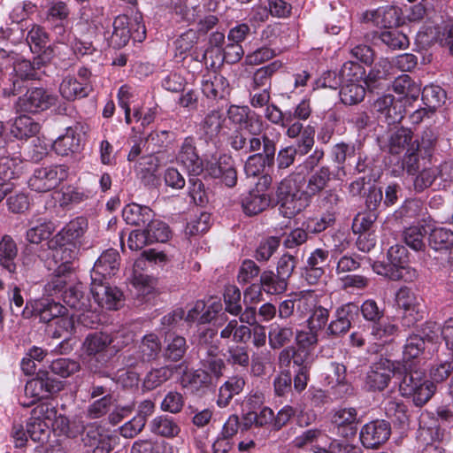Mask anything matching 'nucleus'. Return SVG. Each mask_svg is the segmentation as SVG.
Returning a JSON list of instances; mask_svg holds the SVG:
<instances>
[{
    "label": "nucleus",
    "mask_w": 453,
    "mask_h": 453,
    "mask_svg": "<svg viewBox=\"0 0 453 453\" xmlns=\"http://www.w3.org/2000/svg\"><path fill=\"white\" fill-rule=\"evenodd\" d=\"M165 343L162 347V356L168 363L180 361L188 349L186 339L180 335L169 336Z\"/></svg>",
    "instance_id": "28"
},
{
    "label": "nucleus",
    "mask_w": 453,
    "mask_h": 453,
    "mask_svg": "<svg viewBox=\"0 0 453 453\" xmlns=\"http://www.w3.org/2000/svg\"><path fill=\"white\" fill-rule=\"evenodd\" d=\"M373 39L380 41L392 50H404L409 46L408 37L397 28H388L376 32Z\"/></svg>",
    "instance_id": "35"
},
{
    "label": "nucleus",
    "mask_w": 453,
    "mask_h": 453,
    "mask_svg": "<svg viewBox=\"0 0 453 453\" xmlns=\"http://www.w3.org/2000/svg\"><path fill=\"white\" fill-rule=\"evenodd\" d=\"M110 344V334L104 332H95L88 334L86 336L82 343V347L87 355H98L100 357L101 361H103L104 363H107L111 359L109 357Z\"/></svg>",
    "instance_id": "20"
},
{
    "label": "nucleus",
    "mask_w": 453,
    "mask_h": 453,
    "mask_svg": "<svg viewBox=\"0 0 453 453\" xmlns=\"http://www.w3.org/2000/svg\"><path fill=\"white\" fill-rule=\"evenodd\" d=\"M122 215L125 221L133 226L146 225L153 216L150 208L137 203L125 206Z\"/></svg>",
    "instance_id": "37"
},
{
    "label": "nucleus",
    "mask_w": 453,
    "mask_h": 453,
    "mask_svg": "<svg viewBox=\"0 0 453 453\" xmlns=\"http://www.w3.org/2000/svg\"><path fill=\"white\" fill-rule=\"evenodd\" d=\"M385 414L395 426H409L410 415L407 405L399 399H389L384 403Z\"/></svg>",
    "instance_id": "30"
},
{
    "label": "nucleus",
    "mask_w": 453,
    "mask_h": 453,
    "mask_svg": "<svg viewBox=\"0 0 453 453\" xmlns=\"http://www.w3.org/2000/svg\"><path fill=\"white\" fill-rule=\"evenodd\" d=\"M88 219L84 217H77L71 220L58 233V236L65 242L73 243L84 235L88 230Z\"/></svg>",
    "instance_id": "38"
},
{
    "label": "nucleus",
    "mask_w": 453,
    "mask_h": 453,
    "mask_svg": "<svg viewBox=\"0 0 453 453\" xmlns=\"http://www.w3.org/2000/svg\"><path fill=\"white\" fill-rule=\"evenodd\" d=\"M294 337V331L288 326H273L268 334L269 346L272 349H280L287 347Z\"/></svg>",
    "instance_id": "39"
},
{
    "label": "nucleus",
    "mask_w": 453,
    "mask_h": 453,
    "mask_svg": "<svg viewBox=\"0 0 453 453\" xmlns=\"http://www.w3.org/2000/svg\"><path fill=\"white\" fill-rule=\"evenodd\" d=\"M205 171L213 179H219L227 188H234L238 180L237 170L231 155L223 153L215 162L206 163Z\"/></svg>",
    "instance_id": "12"
},
{
    "label": "nucleus",
    "mask_w": 453,
    "mask_h": 453,
    "mask_svg": "<svg viewBox=\"0 0 453 453\" xmlns=\"http://www.w3.org/2000/svg\"><path fill=\"white\" fill-rule=\"evenodd\" d=\"M187 369L184 362L179 365H165L160 367L151 368L145 375L142 387L145 390L150 391L162 386L172 379L179 370Z\"/></svg>",
    "instance_id": "18"
},
{
    "label": "nucleus",
    "mask_w": 453,
    "mask_h": 453,
    "mask_svg": "<svg viewBox=\"0 0 453 453\" xmlns=\"http://www.w3.org/2000/svg\"><path fill=\"white\" fill-rule=\"evenodd\" d=\"M51 426L30 417L27 423V432L35 442H43L50 435Z\"/></svg>",
    "instance_id": "59"
},
{
    "label": "nucleus",
    "mask_w": 453,
    "mask_h": 453,
    "mask_svg": "<svg viewBox=\"0 0 453 453\" xmlns=\"http://www.w3.org/2000/svg\"><path fill=\"white\" fill-rule=\"evenodd\" d=\"M277 142V137L262 138L261 150L251 152L245 161L244 172L247 176L259 175L265 167L274 165Z\"/></svg>",
    "instance_id": "7"
},
{
    "label": "nucleus",
    "mask_w": 453,
    "mask_h": 453,
    "mask_svg": "<svg viewBox=\"0 0 453 453\" xmlns=\"http://www.w3.org/2000/svg\"><path fill=\"white\" fill-rule=\"evenodd\" d=\"M330 311L322 305H314L307 319L309 329L316 332L326 330L329 320Z\"/></svg>",
    "instance_id": "55"
},
{
    "label": "nucleus",
    "mask_w": 453,
    "mask_h": 453,
    "mask_svg": "<svg viewBox=\"0 0 453 453\" xmlns=\"http://www.w3.org/2000/svg\"><path fill=\"white\" fill-rule=\"evenodd\" d=\"M112 27L109 44L115 49L125 47L130 38L141 42L146 37V28L141 13H135L132 19L127 15H119L115 18Z\"/></svg>",
    "instance_id": "4"
},
{
    "label": "nucleus",
    "mask_w": 453,
    "mask_h": 453,
    "mask_svg": "<svg viewBox=\"0 0 453 453\" xmlns=\"http://www.w3.org/2000/svg\"><path fill=\"white\" fill-rule=\"evenodd\" d=\"M22 160L18 157H0V180L4 183L18 178L22 173Z\"/></svg>",
    "instance_id": "44"
},
{
    "label": "nucleus",
    "mask_w": 453,
    "mask_h": 453,
    "mask_svg": "<svg viewBox=\"0 0 453 453\" xmlns=\"http://www.w3.org/2000/svg\"><path fill=\"white\" fill-rule=\"evenodd\" d=\"M391 435V426L384 419H375L365 424L359 433L362 445L366 449H377Z\"/></svg>",
    "instance_id": "11"
},
{
    "label": "nucleus",
    "mask_w": 453,
    "mask_h": 453,
    "mask_svg": "<svg viewBox=\"0 0 453 453\" xmlns=\"http://www.w3.org/2000/svg\"><path fill=\"white\" fill-rule=\"evenodd\" d=\"M351 306L357 309V315L361 313L365 321L369 324L371 334L376 340H384L396 334V325L385 320V310L373 299H367L361 305L349 302Z\"/></svg>",
    "instance_id": "3"
},
{
    "label": "nucleus",
    "mask_w": 453,
    "mask_h": 453,
    "mask_svg": "<svg viewBox=\"0 0 453 453\" xmlns=\"http://www.w3.org/2000/svg\"><path fill=\"white\" fill-rule=\"evenodd\" d=\"M225 119L224 113L219 110H211L204 116L200 130L205 140L213 141L218 137Z\"/></svg>",
    "instance_id": "29"
},
{
    "label": "nucleus",
    "mask_w": 453,
    "mask_h": 453,
    "mask_svg": "<svg viewBox=\"0 0 453 453\" xmlns=\"http://www.w3.org/2000/svg\"><path fill=\"white\" fill-rule=\"evenodd\" d=\"M357 317V309L349 303L339 306L334 314L333 319L326 328L328 338L335 339L345 335L351 328L352 321Z\"/></svg>",
    "instance_id": "13"
},
{
    "label": "nucleus",
    "mask_w": 453,
    "mask_h": 453,
    "mask_svg": "<svg viewBox=\"0 0 453 453\" xmlns=\"http://www.w3.org/2000/svg\"><path fill=\"white\" fill-rule=\"evenodd\" d=\"M40 131V125L27 115L17 117L12 127L11 134L19 140H26L36 135Z\"/></svg>",
    "instance_id": "36"
},
{
    "label": "nucleus",
    "mask_w": 453,
    "mask_h": 453,
    "mask_svg": "<svg viewBox=\"0 0 453 453\" xmlns=\"http://www.w3.org/2000/svg\"><path fill=\"white\" fill-rule=\"evenodd\" d=\"M64 388V382L56 379L48 371H39L35 378L28 380L25 386L24 397L19 403L30 407L42 398L57 394Z\"/></svg>",
    "instance_id": "5"
},
{
    "label": "nucleus",
    "mask_w": 453,
    "mask_h": 453,
    "mask_svg": "<svg viewBox=\"0 0 453 453\" xmlns=\"http://www.w3.org/2000/svg\"><path fill=\"white\" fill-rule=\"evenodd\" d=\"M202 92L207 98L223 99L229 95L228 81L220 74L204 75L202 80Z\"/></svg>",
    "instance_id": "23"
},
{
    "label": "nucleus",
    "mask_w": 453,
    "mask_h": 453,
    "mask_svg": "<svg viewBox=\"0 0 453 453\" xmlns=\"http://www.w3.org/2000/svg\"><path fill=\"white\" fill-rule=\"evenodd\" d=\"M67 174L66 167L63 165L39 167L29 178L28 186L32 190L39 193L48 192L65 180Z\"/></svg>",
    "instance_id": "9"
},
{
    "label": "nucleus",
    "mask_w": 453,
    "mask_h": 453,
    "mask_svg": "<svg viewBox=\"0 0 453 453\" xmlns=\"http://www.w3.org/2000/svg\"><path fill=\"white\" fill-rule=\"evenodd\" d=\"M62 296L66 305L76 311L81 312V314L79 315L80 322L86 326H92V325L87 321L89 317L90 300L84 295L82 284L78 283L68 287L63 292Z\"/></svg>",
    "instance_id": "15"
},
{
    "label": "nucleus",
    "mask_w": 453,
    "mask_h": 453,
    "mask_svg": "<svg viewBox=\"0 0 453 453\" xmlns=\"http://www.w3.org/2000/svg\"><path fill=\"white\" fill-rule=\"evenodd\" d=\"M335 218L334 213L326 212L319 217L308 219L304 224L308 234H319L333 226Z\"/></svg>",
    "instance_id": "61"
},
{
    "label": "nucleus",
    "mask_w": 453,
    "mask_h": 453,
    "mask_svg": "<svg viewBox=\"0 0 453 453\" xmlns=\"http://www.w3.org/2000/svg\"><path fill=\"white\" fill-rule=\"evenodd\" d=\"M401 373L399 363L380 357L369 366L366 372L365 383L369 391L381 392L387 388L393 376Z\"/></svg>",
    "instance_id": "6"
},
{
    "label": "nucleus",
    "mask_w": 453,
    "mask_h": 453,
    "mask_svg": "<svg viewBox=\"0 0 453 453\" xmlns=\"http://www.w3.org/2000/svg\"><path fill=\"white\" fill-rule=\"evenodd\" d=\"M262 136L246 137L242 130L236 129L226 139V143L232 150L248 155L261 150Z\"/></svg>",
    "instance_id": "22"
},
{
    "label": "nucleus",
    "mask_w": 453,
    "mask_h": 453,
    "mask_svg": "<svg viewBox=\"0 0 453 453\" xmlns=\"http://www.w3.org/2000/svg\"><path fill=\"white\" fill-rule=\"evenodd\" d=\"M270 196L266 193L250 191L242 199V208L248 216L257 215L265 211L270 205Z\"/></svg>",
    "instance_id": "32"
},
{
    "label": "nucleus",
    "mask_w": 453,
    "mask_h": 453,
    "mask_svg": "<svg viewBox=\"0 0 453 453\" xmlns=\"http://www.w3.org/2000/svg\"><path fill=\"white\" fill-rule=\"evenodd\" d=\"M339 73L343 83L362 82L365 71L358 63L347 61L342 65Z\"/></svg>",
    "instance_id": "62"
},
{
    "label": "nucleus",
    "mask_w": 453,
    "mask_h": 453,
    "mask_svg": "<svg viewBox=\"0 0 453 453\" xmlns=\"http://www.w3.org/2000/svg\"><path fill=\"white\" fill-rule=\"evenodd\" d=\"M137 349L146 362L156 361L162 353V342L157 334L150 333L143 335L138 343Z\"/></svg>",
    "instance_id": "33"
},
{
    "label": "nucleus",
    "mask_w": 453,
    "mask_h": 453,
    "mask_svg": "<svg viewBox=\"0 0 453 453\" xmlns=\"http://www.w3.org/2000/svg\"><path fill=\"white\" fill-rule=\"evenodd\" d=\"M365 91L361 82L343 83L340 89V98L345 105H355L364 100Z\"/></svg>",
    "instance_id": "43"
},
{
    "label": "nucleus",
    "mask_w": 453,
    "mask_h": 453,
    "mask_svg": "<svg viewBox=\"0 0 453 453\" xmlns=\"http://www.w3.org/2000/svg\"><path fill=\"white\" fill-rule=\"evenodd\" d=\"M241 297L242 294L237 287H227L224 294L226 311L232 315H239L242 311Z\"/></svg>",
    "instance_id": "64"
},
{
    "label": "nucleus",
    "mask_w": 453,
    "mask_h": 453,
    "mask_svg": "<svg viewBox=\"0 0 453 453\" xmlns=\"http://www.w3.org/2000/svg\"><path fill=\"white\" fill-rule=\"evenodd\" d=\"M50 369L53 374L65 379L80 372L81 364L74 359L60 357L51 362Z\"/></svg>",
    "instance_id": "52"
},
{
    "label": "nucleus",
    "mask_w": 453,
    "mask_h": 453,
    "mask_svg": "<svg viewBox=\"0 0 453 453\" xmlns=\"http://www.w3.org/2000/svg\"><path fill=\"white\" fill-rule=\"evenodd\" d=\"M27 42L33 52H40L48 44L49 38L42 27L34 25L27 33Z\"/></svg>",
    "instance_id": "63"
},
{
    "label": "nucleus",
    "mask_w": 453,
    "mask_h": 453,
    "mask_svg": "<svg viewBox=\"0 0 453 453\" xmlns=\"http://www.w3.org/2000/svg\"><path fill=\"white\" fill-rule=\"evenodd\" d=\"M218 332L214 328H205L198 331L196 338L197 355L204 352L219 351V346L216 339Z\"/></svg>",
    "instance_id": "50"
},
{
    "label": "nucleus",
    "mask_w": 453,
    "mask_h": 453,
    "mask_svg": "<svg viewBox=\"0 0 453 453\" xmlns=\"http://www.w3.org/2000/svg\"><path fill=\"white\" fill-rule=\"evenodd\" d=\"M91 91L92 84L80 82L71 75L65 76L59 85L60 95L68 101L87 97Z\"/></svg>",
    "instance_id": "24"
},
{
    "label": "nucleus",
    "mask_w": 453,
    "mask_h": 453,
    "mask_svg": "<svg viewBox=\"0 0 453 453\" xmlns=\"http://www.w3.org/2000/svg\"><path fill=\"white\" fill-rule=\"evenodd\" d=\"M390 64L388 59H380L369 71L364 82L370 92H379L389 86Z\"/></svg>",
    "instance_id": "21"
},
{
    "label": "nucleus",
    "mask_w": 453,
    "mask_h": 453,
    "mask_svg": "<svg viewBox=\"0 0 453 453\" xmlns=\"http://www.w3.org/2000/svg\"><path fill=\"white\" fill-rule=\"evenodd\" d=\"M425 234L426 230L423 226H411L403 231L402 239L408 247L415 251H420L426 248Z\"/></svg>",
    "instance_id": "47"
},
{
    "label": "nucleus",
    "mask_w": 453,
    "mask_h": 453,
    "mask_svg": "<svg viewBox=\"0 0 453 453\" xmlns=\"http://www.w3.org/2000/svg\"><path fill=\"white\" fill-rule=\"evenodd\" d=\"M68 15L67 5L64 2H58L48 10L46 21L53 25L56 29L64 30L62 23Z\"/></svg>",
    "instance_id": "60"
},
{
    "label": "nucleus",
    "mask_w": 453,
    "mask_h": 453,
    "mask_svg": "<svg viewBox=\"0 0 453 453\" xmlns=\"http://www.w3.org/2000/svg\"><path fill=\"white\" fill-rule=\"evenodd\" d=\"M202 368L206 371L211 376L216 379L223 375V371L226 369L225 361L219 356V351L204 352L203 355L198 356Z\"/></svg>",
    "instance_id": "42"
},
{
    "label": "nucleus",
    "mask_w": 453,
    "mask_h": 453,
    "mask_svg": "<svg viewBox=\"0 0 453 453\" xmlns=\"http://www.w3.org/2000/svg\"><path fill=\"white\" fill-rule=\"evenodd\" d=\"M58 101V96L51 93L42 87H33L19 96L15 107L18 111L38 113L47 111L55 105Z\"/></svg>",
    "instance_id": "8"
},
{
    "label": "nucleus",
    "mask_w": 453,
    "mask_h": 453,
    "mask_svg": "<svg viewBox=\"0 0 453 453\" xmlns=\"http://www.w3.org/2000/svg\"><path fill=\"white\" fill-rule=\"evenodd\" d=\"M425 340L418 334L410 335L403 346V364H415L414 360L418 359L425 349Z\"/></svg>",
    "instance_id": "46"
},
{
    "label": "nucleus",
    "mask_w": 453,
    "mask_h": 453,
    "mask_svg": "<svg viewBox=\"0 0 453 453\" xmlns=\"http://www.w3.org/2000/svg\"><path fill=\"white\" fill-rule=\"evenodd\" d=\"M412 186L413 190L417 194L424 192L426 189L430 188L438 180L436 169L432 167L423 168L412 174Z\"/></svg>",
    "instance_id": "51"
},
{
    "label": "nucleus",
    "mask_w": 453,
    "mask_h": 453,
    "mask_svg": "<svg viewBox=\"0 0 453 453\" xmlns=\"http://www.w3.org/2000/svg\"><path fill=\"white\" fill-rule=\"evenodd\" d=\"M401 376L399 392L403 397H411L418 407L425 405L434 395L436 387L426 380L424 371L417 368L416 364L400 365Z\"/></svg>",
    "instance_id": "2"
},
{
    "label": "nucleus",
    "mask_w": 453,
    "mask_h": 453,
    "mask_svg": "<svg viewBox=\"0 0 453 453\" xmlns=\"http://www.w3.org/2000/svg\"><path fill=\"white\" fill-rule=\"evenodd\" d=\"M143 231L150 244L153 242H165L171 235L170 228L166 223L151 218Z\"/></svg>",
    "instance_id": "45"
},
{
    "label": "nucleus",
    "mask_w": 453,
    "mask_h": 453,
    "mask_svg": "<svg viewBox=\"0 0 453 453\" xmlns=\"http://www.w3.org/2000/svg\"><path fill=\"white\" fill-rule=\"evenodd\" d=\"M177 162L183 165L190 175L197 176L203 171V161L196 153L192 137H187L182 142Z\"/></svg>",
    "instance_id": "17"
},
{
    "label": "nucleus",
    "mask_w": 453,
    "mask_h": 453,
    "mask_svg": "<svg viewBox=\"0 0 453 453\" xmlns=\"http://www.w3.org/2000/svg\"><path fill=\"white\" fill-rule=\"evenodd\" d=\"M119 255L116 250L110 249L102 253L94 264L91 271V280H106L114 275L119 269Z\"/></svg>",
    "instance_id": "16"
},
{
    "label": "nucleus",
    "mask_w": 453,
    "mask_h": 453,
    "mask_svg": "<svg viewBox=\"0 0 453 453\" xmlns=\"http://www.w3.org/2000/svg\"><path fill=\"white\" fill-rule=\"evenodd\" d=\"M446 91L438 85H426L422 90L423 104L434 112L446 102Z\"/></svg>",
    "instance_id": "40"
},
{
    "label": "nucleus",
    "mask_w": 453,
    "mask_h": 453,
    "mask_svg": "<svg viewBox=\"0 0 453 453\" xmlns=\"http://www.w3.org/2000/svg\"><path fill=\"white\" fill-rule=\"evenodd\" d=\"M332 175L333 173L326 165L320 166L310 174L306 181L305 191L311 200L326 189L332 180Z\"/></svg>",
    "instance_id": "25"
},
{
    "label": "nucleus",
    "mask_w": 453,
    "mask_h": 453,
    "mask_svg": "<svg viewBox=\"0 0 453 453\" xmlns=\"http://www.w3.org/2000/svg\"><path fill=\"white\" fill-rule=\"evenodd\" d=\"M260 288L265 293L271 295H279L284 293L288 285V281L276 271L264 270L260 274Z\"/></svg>",
    "instance_id": "34"
},
{
    "label": "nucleus",
    "mask_w": 453,
    "mask_h": 453,
    "mask_svg": "<svg viewBox=\"0 0 453 453\" xmlns=\"http://www.w3.org/2000/svg\"><path fill=\"white\" fill-rule=\"evenodd\" d=\"M226 362L232 366L247 369L250 365V353L248 346L232 345L226 350Z\"/></svg>",
    "instance_id": "54"
},
{
    "label": "nucleus",
    "mask_w": 453,
    "mask_h": 453,
    "mask_svg": "<svg viewBox=\"0 0 453 453\" xmlns=\"http://www.w3.org/2000/svg\"><path fill=\"white\" fill-rule=\"evenodd\" d=\"M304 177L300 173H292L284 178L276 190L277 203L280 214L292 219L303 211L311 202L303 189Z\"/></svg>",
    "instance_id": "1"
},
{
    "label": "nucleus",
    "mask_w": 453,
    "mask_h": 453,
    "mask_svg": "<svg viewBox=\"0 0 453 453\" xmlns=\"http://www.w3.org/2000/svg\"><path fill=\"white\" fill-rule=\"evenodd\" d=\"M332 422L337 427L338 434L352 437L357 431V411L353 407L340 408L334 411Z\"/></svg>",
    "instance_id": "19"
},
{
    "label": "nucleus",
    "mask_w": 453,
    "mask_h": 453,
    "mask_svg": "<svg viewBox=\"0 0 453 453\" xmlns=\"http://www.w3.org/2000/svg\"><path fill=\"white\" fill-rule=\"evenodd\" d=\"M280 237L279 236H267L263 238L258 243L254 257L260 263H266L277 251L280 245Z\"/></svg>",
    "instance_id": "49"
},
{
    "label": "nucleus",
    "mask_w": 453,
    "mask_h": 453,
    "mask_svg": "<svg viewBox=\"0 0 453 453\" xmlns=\"http://www.w3.org/2000/svg\"><path fill=\"white\" fill-rule=\"evenodd\" d=\"M66 311L67 309L60 303L50 298H41L27 301L22 310V317L24 319L35 317L39 319L40 322L50 323Z\"/></svg>",
    "instance_id": "10"
},
{
    "label": "nucleus",
    "mask_w": 453,
    "mask_h": 453,
    "mask_svg": "<svg viewBox=\"0 0 453 453\" xmlns=\"http://www.w3.org/2000/svg\"><path fill=\"white\" fill-rule=\"evenodd\" d=\"M115 402L113 395H105L92 402L87 408V416L91 419L105 416Z\"/></svg>",
    "instance_id": "57"
},
{
    "label": "nucleus",
    "mask_w": 453,
    "mask_h": 453,
    "mask_svg": "<svg viewBox=\"0 0 453 453\" xmlns=\"http://www.w3.org/2000/svg\"><path fill=\"white\" fill-rule=\"evenodd\" d=\"M435 169L438 175V189L446 190L453 187V157L441 161Z\"/></svg>",
    "instance_id": "56"
},
{
    "label": "nucleus",
    "mask_w": 453,
    "mask_h": 453,
    "mask_svg": "<svg viewBox=\"0 0 453 453\" xmlns=\"http://www.w3.org/2000/svg\"><path fill=\"white\" fill-rule=\"evenodd\" d=\"M90 292L95 302L107 310H117L121 301L122 293L111 287L106 280H91Z\"/></svg>",
    "instance_id": "14"
},
{
    "label": "nucleus",
    "mask_w": 453,
    "mask_h": 453,
    "mask_svg": "<svg viewBox=\"0 0 453 453\" xmlns=\"http://www.w3.org/2000/svg\"><path fill=\"white\" fill-rule=\"evenodd\" d=\"M412 140V132L409 128L401 127L393 132L388 139V151L390 154L398 155Z\"/></svg>",
    "instance_id": "48"
},
{
    "label": "nucleus",
    "mask_w": 453,
    "mask_h": 453,
    "mask_svg": "<svg viewBox=\"0 0 453 453\" xmlns=\"http://www.w3.org/2000/svg\"><path fill=\"white\" fill-rule=\"evenodd\" d=\"M424 210H426V208H424L421 200L409 198L395 211V215L396 219H412L419 218Z\"/></svg>",
    "instance_id": "53"
},
{
    "label": "nucleus",
    "mask_w": 453,
    "mask_h": 453,
    "mask_svg": "<svg viewBox=\"0 0 453 453\" xmlns=\"http://www.w3.org/2000/svg\"><path fill=\"white\" fill-rule=\"evenodd\" d=\"M81 135L68 127L65 134L59 136L52 145L54 151L60 156H68L81 150Z\"/></svg>",
    "instance_id": "31"
},
{
    "label": "nucleus",
    "mask_w": 453,
    "mask_h": 453,
    "mask_svg": "<svg viewBox=\"0 0 453 453\" xmlns=\"http://www.w3.org/2000/svg\"><path fill=\"white\" fill-rule=\"evenodd\" d=\"M78 248L74 243H68L60 245L53 251V259L58 265V272L59 273H73V263L78 255Z\"/></svg>",
    "instance_id": "26"
},
{
    "label": "nucleus",
    "mask_w": 453,
    "mask_h": 453,
    "mask_svg": "<svg viewBox=\"0 0 453 453\" xmlns=\"http://www.w3.org/2000/svg\"><path fill=\"white\" fill-rule=\"evenodd\" d=\"M54 224L50 221L40 222L27 231V240L35 244L50 237L54 231Z\"/></svg>",
    "instance_id": "58"
},
{
    "label": "nucleus",
    "mask_w": 453,
    "mask_h": 453,
    "mask_svg": "<svg viewBox=\"0 0 453 453\" xmlns=\"http://www.w3.org/2000/svg\"><path fill=\"white\" fill-rule=\"evenodd\" d=\"M18 247L13 238L4 234L0 240V265L10 273H15L17 265Z\"/></svg>",
    "instance_id": "27"
},
{
    "label": "nucleus",
    "mask_w": 453,
    "mask_h": 453,
    "mask_svg": "<svg viewBox=\"0 0 453 453\" xmlns=\"http://www.w3.org/2000/svg\"><path fill=\"white\" fill-rule=\"evenodd\" d=\"M150 426L153 434L168 438L177 436L180 431L173 418L165 415L156 417Z\"/></svg>",
    "instance_id": "41"
}]
</instances>
